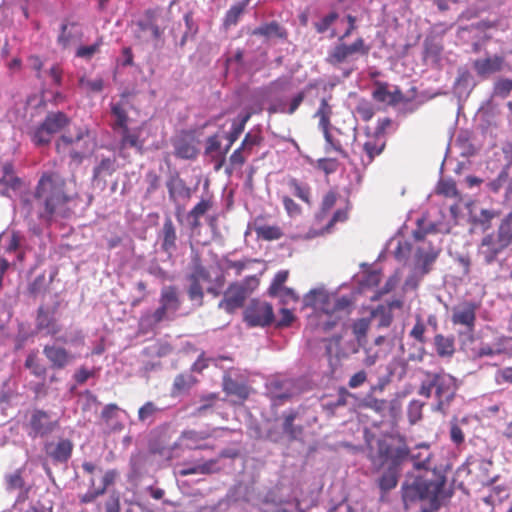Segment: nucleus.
<instances>
[{"instance_id": "obj_14", "label": "nucleus", "mask_w": 512, "mask_h": 512, "mask_svg": "<svg viewBox=\"0 0 512 512\" xmlns=\"http://www.w3.org/2000/svg\"><path fill=\"white\" fill-rule=\"evenodd\" d=\"M163 31L160 29L155 10L148 9L143 16L136 21V36L145 41L159 40Z\"/></svg>"}, {"instance_id": "obj_35", "label": "nucleus", "mask_w": 512, "mask_h": 512, "mask_svg": "<svg viewBox=\"0 0 512 512\" xmlns=\"http://www.w3.org/2000/svg\"><path fill=\"white\" fill-rule=\"evenodd\" d=\"M254 231L260 240L275 241L284 236L282 228L278 225L255 224Z\"/></svg>"}, {"instance_id": "obj_28", "label": "nucleus", "mask_w": 512, "mask_h": 512, "mask_svg": "<svg viewBox=\"0 0 512 512\" xmlns=\"http://www.w3.org/2000/svg\"><path fill=\"white\" fill-rule=\"evenodd\" d=\"M504 59L501 56L488 57L485 59H478L474 62V69L480 76L492 74L502 69Z\"/></svg>"}, {"instance_id": "obj_23", "label": "nucleus", "mask_w": 512, "mask_h": 512, "mask_svg": "<svg viewBox=\"0 0 512 512\" xmlns=\"http://www.w3.org/2000/svg\"><path fill=\"white\" fill-rule=\"evenodd\" d=\"M252 35L261 36L267 40L279 39L285 41L288 38L287 30L277 21H270L261 24L252 31Z\"/></svg>"}, {"instance_id": "obj_60", "label": "nucleus", "mask_w": 512, "mask_h": 512, "mask_svg": "<svg viewBox=\"0 0 512 512\" xmlns=\"http://www.w3.org/2000/svg\"><path fill=\"white\" fill-rule=\"evenodd\" d=\"M46 276L45 273L38 275L28 286V292L31 296L37 297L39 294L46 290Z\"/></svg>"}, {"instance_id": "obj_13", "label": "nucleus", "mask_w": 512, "mask_h": 512, "mask_svg": "<svg viewBox=\"0 0 512 512\" xmlns=\"http://www.w3.org/2000/svg\"><path fill=\"white\" fill-rule=\"evenodd\" d=\"M247 297L246 287L238 282L231 283L223 293V298L218 304V308L232 314L237 309L243 307Z\"/></svg>"}, {"instance_id": "obj_30", "label": "nucleus", "mask_w": 512, "mask_h": 512, "mask_svg": "<svg viewBox=\"0 0 512 512\" xmlns=\"http://www.w3.org/2000/svg\"><path fill=\"white\" fill-rule=\"evenodd\" d=\"M434 347L440 358H452L455 354V339L453 336L436 334L434 336Z\"/></svg>"}, {"instance_id": "obj_61", "label": "nucleus", "mask_w": 512, "mask_h": 512, "mask_svg": "<svg viewBox=\"0 0 512 512\" xmlns=\"http://www.w3.org/2000/svg\"><path fill=\"white\" fill-rule=\"evenodd\" d=\"M115 171V159L104 158L94 168V176L111 175Z\"/></svg>"}, {"instance_id": "obj_59", "label": "nucleus", "mask_w": 512, "mask_h": 512, "mask_svg": "<svg viewBox=\"0 0 512 512\" xmlns=\"http://www.w3.org/2000/svg\"><path fill=\"white\" fill-rule=\"evenodd\" d=\"M450 440L456 445L460 446L465 442V434L459 425L456 418L450 422Z\"/></svg>"}, {"instance_id": "obj_25", "label": "nucleus", "mask_w": 512, "mask_h": 512, "mask_svg": "<svg viewBox=\"0 0 512 512\" xmlns=\"http://www.w3.org/2000/svg\"><path fill=\"white\" fill-rule=\"evenodd\" d=\"M45 450L53 461L64 463L71 457L73 444L68 439H62L56 445L52 443L47 444Z\"/></svg>"}, {"instance_id": "obj_4", "label": "nucleus", "mask_w": 512, "mask_h": 512, "mask_svg": "<svg viewBox=\"0 0 512 512\" xmlns=\"http://www.w3.org/2000/svg\"><path fill=\"white\" fill-rule=\"evenodd\" d=\"M446 477L435 471L408 477L402 485V499L405 505L427 499L432 506H438L443 498Z\"/></svg>"}, {"instance_id": "obj_45", "label": "nucleus", "mask_w": 512, "mask_h": 512, "mask_svg": "<svg viewBox=\"0 0 512 512\" xmlns=\"http://www.w3.org/2000/svg\"><path fill=\"white\" fill-rule=\"evenodd\" d=\"M217 460L210 459L202 464L191 466V467H184L179 470V475L184 477L188 475L193 474H211L214 472V466L216 465Z\"/></svg>"}, {"instance_id": "obj_55", "label": "nucleus", "mask_w": 512, "mask_h": 512, "mask_svg": "<svg viewBox=\"0 0 512 512\" xmlns=\"http://www.w3.org/2000/svg\"><path fill=\"white\" fill-rule=\"evenodd\" d=\"M88 134L87 130L80 129L75 137L62 135L56 143V149L58 152L65 151V149L75 143L80 142L85 135Z\"/></svg>"}, {"instance_id": "obj_62", "label": "nucleus", "mask_w": 512, "mask_h": 512, "mask_svg": "<svg viewBox=\"0 0 512 512\" xmlns=\"http://www.w3.org/2000/svg\"><path fill=\"white\" fill-rule=\"evenodd\" d=\"M282 204L289 217L294 218L302 214V207L297 202H295L290 196H283Z\"/></svg>"}, {"instance_id": "obj_7", "label": "nucleus", "mask_w": 512, "mask_h": 512, "mask_svg": "<svg viewBox=\"0 0 512 512\" xmlns=\"http://www.w3.org/2000/svg\"><path fill=\"white\" fill-rule=\"evenodd\" d=\"M331 99V94L321 98L319 108L315 112L314 117L319 119L318 126L321 129L325 139V150L327 152L334 150L343 158H348V153L343 148V142L339 138L334 137L330 131L331 116L333 114L332 106L330 104Z\"/></svg>"}, {"instance_id": "obj_2", "label": "nucleus", "mask_w": 512, "mask_h": 512, "mask_svg": "<svg viewBox=\"0 0 512 512\" xmlns=\"http://www.w3.org/2000/svg\"><path fill=\"white\" fill-rule=\"evenodd\" d=\"M303 304L316 311L318 328L328 332L340 320L339 313L350 307L351 301L346 296L337 297L324 289H312L304 295Z\"/></svg>"}, {"instance_id": "obj_54", "label": "nucleus", "mask_w": 512, "mask_h": 512, "mask_svg": "<svg viewBox=\"0 0 512 512\" xmlns=\"http://www.w3.org/2000/svg\"><path fill=\"white\" fill-rule=\"evenodd\" d=\"M272 297H277L280 299L281 303L284 305H289L291 303H297L299 301V295L291 288L283 287L271 294Z\"/></svg>"}, {"instance_id": "obj_11", "label": "nucleus", "mask_w": 512, "mask_h": 512, "mask_svg": "<svg viewBox=\"0 0 512 512\" xmlns=\"http://www.w3.org/2000/svg\"><path fill=\"white\" fill-rule=\"evenodd\" d=\"M244 320L250 327H265L274 321V312L271 304L259 300H252L244 312Z\"/></svg>"}, {"instance_id": "obj_52", "label": "nucleus", "mask_w": 512, "mask_h": 512, "mask_svg": "<svg viewBox=\"0 0 512 512\" xmlns=\"http://www.w3.org/2000/svg\"><path fill=\"white\" fill-rule=\"evenodd\" d=\"M5 483L8 491L21 490L25 485L22 470L17 469L13 473L7 474L5 476Z\"/></svg>"}, {"instance_id": "obj_53", "label": "nucleus", "mask_w": 512, "mask_h": 512, "mask_svg": "<svg viewBox=\"0 0 512 512\" xmlns=\"http://www.w3.org/2000/svg\"><path fill=\"white\" fill-rule=\"evenodd\" d=\"M262 141L260 132H248L241 142V150H246V154H252L253 148L261 145Z\"/></svg>"}, {"instance_id": "obj_43", "label": "nucleus", "mask_w": 512, "mask_h": 512, "mask_svg": "<svg viewBox=\"0 0 512 512\" xmlns=\"http://www.w3.org/2000/svg\"><path fill=\"white\" fill-rule=\"evenodd\" d=\"M175 155L182 159H194L198 155V149L192 141L179 140L175 144Z\"/></svg>"}, {"instance_id": "obj_31", "label": "nucleus", "mask_w": 512, "mask_h": 512, "mask_svg": "<svg viewBox=\"0 0 512 512\" xmlns=\"http://www.w3.org/2000/svg\"><path fill=\"white\" fill-rule=\"evenodd\" d=\"M292 382L290 380L274 381L271 383L270 393L272 398L278 404H283L293 396L291 389Z\"/></svg>"}, {"instance_id": "obj_16", "label": "nucleus", "mask_w": 512, "mask_h": 512, "mask_svg": "<svg viewBox=\"0 0 512 512\" xmlns=\"http://www.w3.org/2000/svg\"><path fill=\"white\" fill-rule=\"evenodd\" d=\"M211 436L206 431L184 430L181 432L178 440L173 444L174 449H187V450H206L212 449L213 446L203 443Z\"/></svg>"}, {"instance_id": "obj_47", "label": "nucleus", "mask_w": 512, "mask_h": 512, "mask_svg": "<svg viewBox=\"0 0 512 512\" xmlns=\"http://www.w3.org/2000/svg\"><path fill=\"white\" fill-rule=\"evenodd\" d=\"M25 367L31 370V373L36 377H45L47 368L40 363L36 352L28 354L25 360Z\"/></svg>"}, {"instance_id": "obj_39", "label": "nucleus", "mask_w": 512, "mask_h": 512, "mask_svg": "<svg viewBox=\"0 0 512 512\" xmlns=\"http://www.w3.org/2000/svg\"><path fill=\"white\" fill-rule=\"evenodd\" d=\"M494 234L506 248L512 244V212L502 219L497 232Z\"/></svg>"}, {"instance_id": "obj_38", "label": "nucleus", "mask_w": 512, "mask_h": 512, "mask_svg": "<svg viewBox=\"0 0 512 512\" xmlns=\"http://www.w3.org/2000/svg\"><path fill=\"white\" fill-rule=\"evenodd\" d=\"M197 382V379L191 373L178 374L173 382L172 396H178L189 391Z\"/></svg>"}, {"instance_id": "obj_58", "label": "nucleus", "mask_w": 512, "mask_h": 512, "mask_svg": "<svg viewBox=\"0 0 512 512\" xmlns=\"http://www.w3.org/2000/svg\"><path fill=\"white\" fill-rule=\"evenodd\" d=\"M103 44L102 38L97 39V41L91 45L80 46L76 50V57L90 60L95 54L100 51V47Z\"/></svg>"}, {"instance_id": "obj_51", "label": "nucleus", "mask_w": 512, "mask_h": 512, "mask_svg": "<svg viewBox=\"0 0 512 512\" xmlns=\"http://www.w3.org/2000/svg\"><path fill=\"white\" fill-rule=\"evenodd\" d=\"M250 117H251V114L246 113L245 115H243L241 117V119L238 123H234L232 125L231 130L225 135V138L227 139V141H230V144H234L237 141L239 136L244 131L245 125L248 122V120L250 119Z\"/></svg>"}, {"instance_id": "obj_10", "label": "nucleus", "mask_w": 512, "mask_h": 512, "mask_svg": "<svg viewBox=\"0 0 512 512\" xmlns=\"http://www.w3.org/2000/svg\"><path fill=\"white\" fill-rule=\"evenodd\" d=\"M478 305L472 301H463L451 309V322L454 326H461L464 331L458 334L461 336L463 333L470 335V340H473V333L476 326V312Z\"/></svg>"}, {"instance_id": "obj_15", "label": "nucleus", "mask_w": 512, "mask_h": 512, "mask_svg": "<svg viewBox=\"0 0 512 512\" xmlns=\"http://www.w3.org/2000/svg\"><path fill=\"white\" fill-rule=\"evenodd\" d=\"M29 427L31 429L29 432L30 436L44 437L50 435L59 428V421L52 420L47 412L36 409L31 414Z\"/></svg>"}, {"instance_id": "obj_8", "label": "nucleus", "mask_w": 512, "mask_h": 512, "mask_svg": "<svg viewBox=\"0 0 512 512\" xmlns=\"http://www.w3.org/2000/svg\"><path fill=\"white\" fill-rule=\"evenodd\" d=\"M369 51L370 47L366 45L362 37H358L351 44H347L339 39L338 43L329 50L326 62L333 67H339L356 60L357 55L367 56Z\"/></svg>"}, {"instance_id": "obj_24", "label": "nucleus", "mask_w": 512, "mask_h": 512, "mask_svg": "<svg viewBox=\"0 0 512 512\" xmlns=\"http://www.w3.org/2000/svg\"><path fill=\"white\" fill-rule=\"evenodd\" d=\"M222 388L228 396L236 397L241 402L250 395V388L244 382L237 381L228 374L223 377Z\"/></svg>"}, {"instance_id": "obj_42", "label": "nucleus", "mask_w": 512, "mask_h": 512, "mask_svg": "<svg viewBox=\"0 0 512 512\" xmlns=\"http://www.w3.org/2000/svg\"><path fill=\"white\" fill-rule=\"evenodd\" d=\"M119 410L120 409L117 404L110 403L107 404L101 412V419L106 425L110 426L113 431H120L123 429L122 423H113V420L117 418Z\"/></svg>"}, {"instance_id": "obj_34", "label": "nucleus", "mask_w": 512, "mask_h": 512, "mask_svg": "<svg viewBox=\"0 0 512 512\" xmlns=\"http://www.w3.org/2000/svg\"><path fill=\"white\" fill-rule=\"evenodd\" d=\"M287 184L295 197L309 206L312 204V192L308 183L301 182L292 177L288 180Z\"/></svg>"}, {"instance_id": "obj_64", "label": "nucleus", "mask_w": 512, "mask_h": 512, "mask_svg": "<svg viewBox=\"0 0 512 512\" xmlns=\"http://www.w3.org/2000/svg\"><path fill=\"white\" fill-rule=\"evenodd\" d=\"M102 507L104 512H120V496L117 492H112L103 502Z\"/></svg>"}, {"instance_id": "obj_48", "label": "nucleus", "mask_w": 512, "mask_h": 512, "mask_svg": "<svg viewBox=\"0 0 512 512\" xmlns=\"http://www.w3.org/2000/svg\"><path fill=\"white\" fill-rule=\"evenodd\" d=\"M161 409L152 401H147L138 410V419L140 422H153L155 415L160 412Z\"/></svg>"}, {"instance_id": "obj_17", "label": "nucleus", "mask_w": 512, "mask_h": 512, "mask_svg": "<svg viewBox=\"0 0 512 512\" xmlns=\"http://www.w3.org/2000/svg\"><path fill=\"white\" fill-rule=\"evenodd\" d=\"M506 247L496 238L494 233L485 235L478 245L477 255L486 265H491L498 260L499 255Z\"/></svg>"}, {"instance_id": "obj_44", "label": "nucleus", "mask_w": 512, "mask_h": 512, "mask_svg": "<svg viewBox=\"0 0 512 512\" xmlns=\"http://www.w3.org/2000/svg\"><path fill=\"white\" fill-rule=\"evenodd\" d=\"M319 82L318 81H314V82H309L302 91H300L299 93H297L289 102V105H288V108L286 110V113H288L289 115H292L294 114L297 109L299 108V106L302 104V102L304 101L305 99V96L307 93H309L310 91L314 90V89H318L319 87Z\"/></svg>"}, {"instance_id": "obj_56", "label": "nucleus", "mask_w": 512, "mask_h": 512, "mask_svg": "<svg viewBox=\"0 0 512 512\" xmlns=\"http://www.w3.org/2000/svg\"><path fill=\"white\" fill-rule=\"evenodd\" d=\"M350 396H351V393H349V391L346 388L341 387L338 390V395H337L336 400L327 402L324 407L326 410L335 412V410H337L339 407H343V406L347 405L348 398Z\"/></svg>"}, {"instance_id": "obj_32", "label": "nucleus", "mask_w": 512, "mask_h": 512, "mask_svg": "<svg viewBox=\"0 0 512 512\" xmlns=\"http://www.w3.org/2000/svg\"><path fill=\"white\" fill-rule=\"evenodd\" d=\"M400 468L386 466L382 475L378 478V487L382 493L394 489L397 486Z\"/></svg>"}, {"instance_id": "obj_36", "label": "nucleus", "mask_w": 512, "mask_h": 512, "mask_svg": "<svg viewBox=\"0 0 512 512\" xmlns=\"http://www.w3.org/2000/svg\"><path fill=\"white\" fill-rule=\"evenodd\" d=\"M250 1L251 0H240L229 8L223 20V26L225 29H229L232 26L237 25Z\"/></svg>"}, {"instance_id": "obj_1", "label": "nucleus", "mask_w": 512, "mask_h": 512, "mask_svg": "<svg viewBox=\"0 0 512 512\" xmlns=\"http://www.w3.org/2000/svg\"><path fill=\"white\" fill-rule=\"evenodd\" d=\"M74 206L75 199L66 191L65 178L56 171L44 172L34 188L32 199L23 200L27 215H36L46 226L70 218Z\"/></svg>"}, {"instance_id": "obj_37", "label": "nucleus", "mask_w": 512, "mask_h": 512, "mask_svg": "<svg viewBox=\"0 0 512 512\" xmlns=\"http://www.w3.org/2000/svg\"><path fill=\"white\" fill-rule=\"evenodd\" d=\"M297 416L298 413L294 410H290L283 414V431L291 441L296 440L303 433L302 426L294 425V421Z\"/></svg>"}, {"instance_id": "obj_57", "label": "nucleus", "mask_w": 512, "mask_h": 512, "mask_svg": "<svg viewBox=\"0 0 512 512\" xmlns=\"http://www.w3.org/2000/svg\"><path fill=\"white\" fill-rule=\"evenodd\" d=\"M314 167L324 172L326 175H330L338 170L339 162L335 158H319L316 160Z\"/></svg>"}, {"instance_id": "obj_49", "label": "nucleus", "mask_w": 512, "mask_h": 512, "mask_svg": "<svg viewBox=\"0 0 512 512\" xmlns=\"http://www.w3.org/2000/svg\"><path fill=\"white\" fill-rule=\"evenodd\" d=\"M53 135L42 124L35 127L31 132L32 142L36 146H45L51 142Z\"/></svg>"}, {"instance_id": "obj_21", "label": "nucleus", "mask_w": 512, "mask_h": 512, "mask_svg": "<svg viewBox=\"0 0 512 512\" xmlns=\"http://www.w3.org/2000/svg\"><path fill=\"white\" fill-rule=\"evenodd\" d=\"M36 328L39 331H45L47 335L56 336L62 327L55 317V310L49 311L40 306L37 310Z\"/></svg>"}, {"instance_id": "obj_40", "label": "nucleus", "mask_w": 512, "mask_h": 512, "mask_svg": "<svg viewBox=\"0 0 512 512\" xmlns=\"http://www.w3.org/2000/svg\"><path fill=\"white\" fill-rule=\"evenodd\" d=\"M189 281V287L187 289V295L191 302L195 303L196 306L201 307L204 304V289L201 282L196 278H193L191 274L187 277Z\"/></svg>"}, {"instance_id": "obj_46", "label": "nucleus", "mask_w": 512, "mask_h": 512, "mask_svg": "<svg viewBox=\"0 0 512 512\" xmlns=\"http://www.w3.org/2000/svg\"><path fill=\"white\" fill-rule=\"evenodd\" d=\"M436 192L448 198H455L461 200L460 192L457 189L455 181L452 179H442L439 181Z\"/></svg>"}, {"instance_id": "obj_22", "label": "nucleus", "mask_w": 512, "mask_h": 512, "mask_svg": "<svg viewBox=\"0 0 512 512\" xmlns=\"http://www.w3.org/2000/svg\"><path fill=\"white\" fill-rule=\"evenodd\" d=\"M121 137L119 141L120 150L129 148L136 149L139 153L143 152L145 140L141 138L142 127L129 128L128 125L120 128Z\"/></svg>"}, {"instance_id": "obj_6", "label": "nucleus", "mask_w": 512, "mask_h": 512, "mask_svg": "<svg viewBox=\"0 0 512 512\" xmlns=\"http://www.w3.org/2000/svg\"><path fill=\"white\" fill-rule=\"evenodd\" d=\"M181 304L178 287L175 285L164 286L160 291L159 307L155 311L146 312L140 317V327L149 331L156 328L163 321L173 320Z\"/></svg>"}, {"instance_id": "obj_19", "label": "nucleus", "mask_w": 512, "mask_h": 512, "mask_svg": "<svg viewBox=\"0 0 512 512\" xmlns=\"http://www.w3.org/2000/svg\"><path fill=\"white\" fill-rule=\"evenodd\" d=\"M376 88L372 93L373 99L380 103H387L391 106L406 102L407 99L399 87L393 91L388 90V84L385 82H376Z\"/></svg>"}, {"instance_id": "obj_63", "label": "nucleus", "mask_w": 512, "mask_h": 512, "mask_svg": "<svg viewBox=\"0 0 512 512\" xmlns=\"http://www.w3.org/2000/svg\"><path fill=\"white\" fill-rule=\"evenodd\" d=\"M339 15L337 12L332 11L322 19L314 23V28L318 33L326 32L330 26L338 19Z\"/></svg>"}, {"instance_id": "obj_5", "label": "nucleus", "mask_w": 512, "mask_h": 512, "mask_svg": "<svg viewBox=\"0 0 512 512\" xmlns=\"http://www.w3.org/2000/svg\"><path fill=\"white\" fill-rule=\"evenodd\" d=\"M410 451L403 438L392 436L377 440L376 450L371 448L369 459L376 471L386 466L399 467L409 457Z\"/></svg>"}, {"instance_id": "obj_29", "label": "nucleus", "mask_w": 512, "mask_h": 512, "mask_svg": "<svg viewBox=\"0 0 512 512\" xmlns=\"http://www.w3.org/2000/svg\"><path fill=\"white\" fill-rule=\"evenodd\" d=\"M70 123L69 117L63 112H50L41 123L52 135L60 132Z\"/></svg>"}, {"instance_id": "obj_12", "label": "nucleus", "mask_w": 512, "mask_h": 512, "mask_svg": "<svg viewBox=\"0 0 512 512\" xmlns=\"http://www.w3.org/2000/svg\"><path fill=\"white\" fill-rule=\"evenodd\" d=\"M190 274L200 282H206L210 285L206 288V292L214 297H218L222 293V288L225 284V277L222 273L218 274L212 279L210 271L201 263L199 256L192 260V267Z\"/></svg>"}, {"instance_id": "obj_20", "label": "nucleus", "mask_w": 512, "mask_h": 512, "mask_svg": "<svg viewBox=\"0 0 512 512\" xmlns=\"http://www.w3.org/2000/svg\"><path fill=\"white\" fill-rule=\"evenodd\" d=\"M43 354L50 362L51 367L57 370L64 369L75 359V356L65 348L56 345L44 346Z\"/></svg>"}, {"instance_id": "obj_9", "label": "nucleus", "mask_w": 512, "mask_h": 512, "mask_svg": "<svg viewBox=\"0 0 512 512\" xmlns=\"http://www.w3.org/2000/svg\"><path fill=\"white\" fill-rule=\"evenodd\" d=\"M426 375L428 378H432V386H434L437 399L436 410L444 412L445 408L455 397L457 390L456 379L444 372H428Z\"/></svg>"}, {"instance_id": "obj_18", "label": "nucleus", "mask_w": 512, "mask_h": 512, "mask_svg": "<svg viewBox=\"0 0 512 512\" xmlns=\"http://www.w3.org/2000/svg\"><path fill=\"white\" fill-rule=\"evenodd\" d=\"M385 146L386 138L382 129L368 136V139L363 144L364 155H360L361 164L364 167L370 165L375 157L379 156L384 151Z\"/></svg>"}, {"instance_id": "obj_50", "label": "nucleus", "mask_w": 512, "mask_h": 512, "mask_svg": "<svg viewBox=\"0 0 512 512\" xmlns=\"http://www.w3.org/2000/svg\"><path fill=\"white\" fill-rule=\"evenodd\" d=\"M370 327V320L367 318L357 319L352 325L353 334L359 344H362L367 336Z\"/></svg>"}, {"instance_id": "obj_33", "label": "nucleus", "mask_w": 512, "mask_h": 512, "mask_svg": "<svg viewBox=\"0 0 512 512\" xmlns=\"http://www.w3.org/2000/svg\"><path fill=\"white\" fill-rule=\"evenodd\" d=\"M122 100L116 103H111V114L115 117V122L112 125L113 130L120 129L128 125L129 116L126 108V103L123 101V98L126 97V94L123 93L121 95Z\"/></svg>"}, {"instance_id": "obj_27", "label": "nucleus", "mask_w": 512, "mask_h": 512, "mask_svg": "<svg viewBox=\"0 0 512 512\" xmlns=\"http://www.w3.org/2000/svg\"><path fill=\"white\" fill-rule=\"evenodd\" d=\"M166 187L171 200H176L177 197L190 198L191 196V189L186 185L178 172H174L169 176L166 181Z\"/></svg>"}, {"instance_id": "obj_3", "label": "nucleus", "mask_w": 512, "mask_h": 512, "mask_svg": "<svg viewBox=\"0 0 512 512\" xmlns=\"http://www.w3.org/2000/svg\"><path fill=\"white\" fill-rule=\"evenodd\" d=\"M303 304L316 311L318 328L328 332L340 320L339 313L350 307L351 301L346 296L337 297L324 289H312L304 295Z\"/></svg>"}, {"instance_id": "obj_41", "label": "nucleus", "mask_w": 512, "mask_h": 512, "mask_svg": "<svg viewBox=\"0 0 512 512\" xmlns=\"http://www.w3.org/2000/svg\"><path fill=\"white\" fill-rule=\"evenodd\" d=\"M499 216V213L492 209H481L479 213L471 215V222L475 226H480L483 230H488L492 225V220Z\"/></svg>"}, {"instance_id": "obj_26", "label": "nucleus", "mask_w": 512, "mask_h": 512, "mask_svg": "<svg viewBox=\"0 0 512 512\" xmlns=\"http://www.w3.org/2000/svg\"><path fill=\"white\" fill-rule=\"evenodd\" d=\"M161 248L168 255L176 250L177 234L175 225L171 217L167 216L164 220L162 231H161Z\"/></svg>"}]
</instances>
